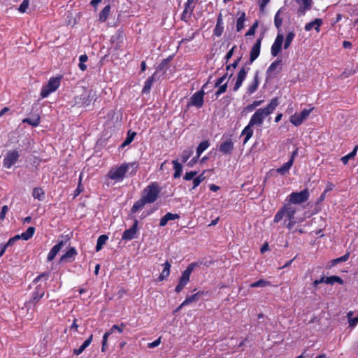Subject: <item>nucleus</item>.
Returning <instances> with one entry per match:
<instances>
[{"instance_id":"f257e3e1","label":"nucleus","mask_w":358,"mask_h":358,"mask_svg":"<svg viewBox=\"0 0 358 358\" xmlns=\"http://www.w3.org/2000/svg\"><path fill=\"white\" fill-rule=\"evenodd\" d=\"M278 105V98L275 97L272 99L266 107L259 108L255 111L251 117L249 124L253 127L255 125L261 127L265 117L271 115Z\"/></svg>"},{"instance_id":"f03ea898","label":"nucleus","mask_w":358,"mask_h":358,"mask_svg":"<svg viewBox=\"0 0 358 358\" xmlns=\"http://www.w3.org/2000/svg\"><path fill=\"white\" fill-rule=\"evenodd\" d=\"M130 166L133 168L131 173H135L138 166V164L137 162L123 164L119 167L111 169L108 173V176L111 180H122Z\"/></svg>"},{"instance_id":"7ed1b4c3","label":"nucleus","mask_w":358,"mask_h":358,"mask_svg":"<svg viewBox=\"0 0 358 358\" xmlns=\"http://www.w3.org/2000/svg\"><path fill=\"white\" fill-rule=\"evenodd\" d=\"M159 192L158 184L157 182H152L144 189L142 198L145 200L148 203H154L157 200Z\"/></svg>"},{"instance_id":"20e7f679","label":"nucleus","mask_w":358,"mask_h":358,"mask_svg":"<svg viewBox=\"0 0 358 358\" xmlns=\"http://www.w3.org/2000/svg\"><path fill=\"white\" fill-rule=\"evenodd\" d=\"M61 77H52L48 83L43 86L41 92V98L48 97L52 92L56 91L60 85Z\"/></svg>"},{"instance_id":"39448f33","label":"nucleus","mask_w":358,"mask_h":358,"mask_svg":"<svg viewBox=\"0 0 358 358\" xmlns=\"http://www.w3.org/2000/svg\"><path fill=\"white\" fill-rule=\"evenodd\" d=\"M309 192L305 189L300 192H292L289 195V203L293 204H301L308 200Z\"/></svg>"},{"instance_id":"423d86ee","label":"nucleus","mask_w":358,"mask_h":358,"mask_svg":"<svg viewBox=\"0 0 358 358\" xmlns=\"http://www.w3.org/2000/svg\"><path fill=\"white\" fill-rule=\"evenodd\" d=\"M44 290L41 289V285L36 287L31 299L24 303V306L27 311H29V309L34 307L40 301V299L44 296Z\"/></svg>"},{"instance_id":"0eeeda50","label":"nucleus","mask_w":358,"mask_h":358,"mask_svg":"<svg viewBox=\"0 0 358 358\" xmlns=\"http://www.w3.org/2000/svg\"><path fill=\"white\" fill-rule=\"evenodd\" d=\"M208 83L204 84L201 90L194 93L190 98L189 105L194 106L200 108L203 105V96L205 94L204 89L207 87Z\"/></svg>"},{"instance_id":"6e6552de","label":"nucleus","mask_w":358,"mask_h":358,"mask_svg":"<svg viewBox=\"0 0 358 358\" xmlns=\"http://www.w3.org/2000/svg\"><path fill=\"white\" fill-rule=\"evenodd\" d=\"M19 157L20 153L16 150L8 152L3 159V166L7 169L11 168L17 162Z\"/></svg>"},{"instance_id":"1a4fd4ad","label":"nucleus","mask_w":358,"mask_h":358,"mask_svg":"<svg viewBox=\"0 0 358 358\" xmlns=\"http://www.w3.org/2000/svg\"><path fill=\"white\" fill-rule=\"evenodd\" d=\"M264 38V34H262L259 38L256 41L255 43L252 47L250 52V63H252L257 59L260 54L261 43Z\"/></svg>"},{"instance_id":"9d476101","label":"nucleus","mask_w":358,"mask_h":358,"mask_svg":"<svg viewBox=\"0 0 358 358\" xmlns=\"http://www.w3.org/2000/svg\"><path fill=\"white\" fill-rule=\"evenodd\" d=\"M205 294H208V292L199 291L191 296H187L185 300L177 308L176 312L189 303L199 301Z\"/></svg>"},{"instance_id":"9b49d317","label":"nucleus","mask_w":358,"mask_h":358,"mask_svg":"<svg viewBox=\"0 0 358 358\" xmlns=\"http://www.w3.org/2000/svg\"><path fill=\"white\" fill-rule=\"evenodd\" d=\"M250 68L248 66H243L238 73L236 82L233 87V90L236 92L242 85L243 80H245Z\"/></svg>"},{"instance_id":"f8f14e48","label":"nucleus","mask_w":358,"mask_h":358,"mask_svg":"<svg viewBox=\"0 0 358 358\" xmlns=\"http://www.w3.org/2000/svg\"><path fill=\"white\" fill-rule=\"evenodd\" d=\"M138 220H134L132 227L123 232L122 236V240H131L134 238L138 229Z\"/></svg>"},{"instance_id":"ddd939ff","label":"nucleus","mask_w":358,"mask_h":358,"mask_svg":"<svg viewBox=\"0 0 358 358\" xmlns=\"http://www.w3.org/2000/svg\"><path fill=\"white\" fill-rule=\"evenodd\" d=\"M234 149V143L231 138L227 139L222 142L219 148L220 152L225 155H229L231 153Z\"/></svg>"},{"instance_id":"4468645a","label":"nucleus","mask_w":358,"mask_h":358,"mask_svg":"<svg viewBox=\"0 0 358 358\" xmlns=\"http://www.w3.org/2000/svg\"><path fill=\"white\" fill-rule=\"evenodd\" d=\"M64 241H61L57 244L54 245L48 255L47 260L48 262L52 261L55 259L57 254L59 252V250L64 246Z\"/></svg>"},{"instance_id":"2eb2a0df","label":"nucleus","mask_w":358,"mask_h":358,"mask_svg":"<svg viewBox=\"0 0 358 358\" xmlns=\"http://www.w3.org/2000/svg\"><path fill=\"white\" fill-rule=\"evenodd\" d=\"M224 31L223 19L221 13L218 15L215 27L213 30V34L217 37L220 36Z\"/></svg>"},{"instance_id":"dca6fc26","label":"nucleus","mask_w":358,"mask_h":358,"mask_svg":"<svg viewBox=\"0 0 358 358\" xmlns=\"http://www.w3.org/2000/svg\"><path fill=\"white\" fill-rule=\"evenodd\" d=\"M77 254V251L75 248H71L64 255L60 257V262H71L74 259L75 255Z\"/></svg>"},{"instance_id":"f3484780","label":"nucleus","mask_w":358,"mask_h":358,"mask_svg":"<svg viewBox=\"0 0 358 358\" xmlns=\"http://www.w3.org/2000/svg\"><path fill=\"white\" fill-rule=\"evenodd\" d=\"M180 218V215L177 213H167L164 216H163L159 221V226L164 227L166 225L169 221L175 220L176 219Z\"/></svg>"},{"instance_id":"a211bd4d","label":"nucleus","mask_w":358,"mask_h":358,"mask_svg":"<svg viewBox=\"0 0 358 358\" xmlns=\"http://www.w3.org/2000/svg\"><path fill=\"white\" fill-rule=\"evenodd\" d=\"M164 268L157 278V281H163L170 274L171 264L169 261H166L164 264Z\"/></svg>"},{"instance_id":"6ab92c4d","label":"nucleus","mask_w":358,"mask_h":358,"mask_svg":"<svg viewBox=\"0 0 358 358\" xmlns=\"http://www.w3.org/2000/svg\"><path fill=\"white\" fill-rule=\"evenodd\" d=\"M93 335L91 334L90 337L84 341V343L78 349L73 350V354L76 355H80L92 343Z\"/></svg>"},{"instance_id":"aec40b11","label":"nucleus","mask_w":358,"mask_h":358,"mask_svg":"<svg viewBox=\"0 0 358 358\" xmlns=\"http://www.w3.org/2000/svg\"><path fill=\"white\" fill-rule=\"evenodd\" d=\"M322 24V19L317 18L315 20L306 24L305 26V30L307 31H309L315 27V30L317 31H319L320 27L321 26Z\"/></svg>"},{"instance_id":"412c9836","label":"nucleus","mask_w":358,"mask_h":358,"mask_svg":"<svg viewBox=\"0 0 358 358\" xmlns=\"http://www.w3.org/2000/svg\"><path fill=\"white\" fill-rule=\"evenodd\" d=\"M298 3L302 2V6L299 8L298 12L301 15H304L306 11L311 8L312 0H296Z\"/></svg>"},{"instance_id":"4be33fe9","label":"nucleus","mask_w":358,"mask_h":358,"mask_svg":"<svg viewBox=\"0 0 358 358\" xmlns=\"http://www.w3.org/2000/svg\"><path fill=\"white\" fill-rule=\"evenodd\" d=\"M293 165V159H289V161L285 163L282 166L276 169V172L282 176L285 175L289 172L290 168Z\"/></svg>"},{"instance_id":"5701e85b","label":"nucleus","mask_w":358,"mask_h":358,"mask_svg":"<svg viewBox=\"0 0 358 358\" xmlns=\"http://www.w3.org/2000/svg\"><path fill=\"white\" fill-rule=\"evenodd\" d=\"M253 126L248 124L242 131L241 135L245 136V139L243 141V144H245L249 139L253 135V129H252Z\"/></svg>"},{"instance_id":"b1692460","label":"nucleus","mask_w":358,"mask_h":358,"mask_svg":"<svg viewBox=\"0 0 358 358\" xmlns=\"http://www.w3.org/2000/svg\"><path fill=\"white\" fill-rule=\"evenodd\" d=\"M259 83V71H257L253 82L248 87V93L250 94L254 93L258 88Z\"/></svg>"},{"instance_id":"393cba45","label":"nucleus","mask_w":358,"mask_h":358,"mask_svg":"<svg viewBox=\"0 0 358 358\" xmlns=\"http://www.w3.org/2000/svg\"><path fill=\"white\" fill-rule=\"evenodd\" d=\"M156 75V72L150 77H149L145 83V85L142 90V93L143 94H149L150 93V89L152 86V84H153V82L155 80V76Z\"/></svg>"},{"instance_id":"a878e982","label":"nucleus","mask_w":358,"mask_h":358,"mask_svg":"<svg viewBox=\"0 0 358 358\" xmlns=\"http://www.w3.org/2000/svg\"><path fill=\"white\" fill-rule=\"evenodd\" d=\"M110 12V6L108 4L99 13V20L101 22H104L106 21L108 17L109 16Z\"/></svg>"},{"instance_id":"bb28decb","label":"nucleus","mask_w":358,"mask_h":358,"mask_svg":"<svg viewBox=\"0 0 358 358\" xmlns=\"http://www.w3.org/2000/svg\"><path fill=\"white\" fill-rule=\"evenodd\" d=\"M40 120H41L40 116H39V115L37 114V115L33 116L32 117L24 118L22 120V122L27 123L29 125H31L33 127H37L40 124Z\"/></svg>"},{"instance_id":"cd10ccee","label":"nucleus","mask_w":358,"mask_h":358,"mask_svg":"<svg viewBox=\"0 0 358 358\" xmlns=\"http://www.w3.org/2000/svg\"><path fill=\"white\" fill-rule=\"evenodd\" d=\"M172 163L173 164V169L175 171L174 174H173V177L175 178H180L181 174H182V164L180 163H179L178 159L173 160L172 162Z\"/></svg>"},{"instance_id":"c85d7f7f","label":"nucleus","mask_w":358,"mask_h":358,"mask_svg":"<svg viewBox=\"0 0 358 358\" xmlns=\"http://www.w3.org/2000/svg\"><path fill=\"white\" fill-rule=\"evenodd\" d=\"M148 203L145 200H144L142 197L138 200L136 202L134 203L133 205L131 211L132 213H135L137 211L141 210L144 206Z\"/></svg>"},{"instance_id":"c756f323","label":"nucleus","mask_w":358,"mask_h":358,"mask_svg":"<svg viewBox=\"0 0 358 358\" xmlns=\"http://www.w3.org/2000/svg\"><path fill=\"white\" fill-rule=\"evenodd\" d=\"M245 21V13L241 12L239 17L236 20V31L240 32L244 28Z\"/></svg>"},{"instance_id":"7c9ffc66","label":"nucleus","mask_w":358,"mask_h":358,"mask_svg":"<svg viewBox=\"0 0 358 358\" xmlns=\"http://www.w3.org/2000/svg\"><path fill=\"white\" fill-rule=\"evenodd\" d=\"M357 150H358V145L355 146L353 150L350 153L341 157V160L342 161V162L344 164H347L348 163V161L350 159H352L356 156Z\"/></svg>"},{"instance_id":"2f4dec72","label":"nucleus","mask_w":358,"mask_h":358,"mask_svg":"<svg viewBox=\"0 0 358 358\" xmlns=\"http://www.w3.org/2000/svg\"><path fill=\"white\" fill-rule=\"evenodd\" d=\"M33 196L39 201H43L45 198V192L41 187H35L33 189Z\"/></svg>"},{"instance_id":"473e14b6","label":"nucleus","mask_w":358,"mask_h":358,"mask_svg":"<svg viewBox=\"0 0 358 358\" xmlns=\"http://www.w3.org/2000/svg\"><path fill=\"white\" fill-rule=\"evenodd\" d=\"M108 239V236L106 234L101 235L98 238L96 245V250L97 252L102 249L103 245L106 243V242Z\"/></svg>"},{"instance_id":"72a5a7b5","label":"nucleus","mask_w":358,"mask_h":358,"mask_svg":"<svg viewBox=\"0 0 358 358\" xmlns=\"http://www.w3.org/2000/svg\"><path fill=\"white\" fill-rule=\"evenodd\" d=\"M335 282L338 283L339 285H343L344 283L343 280L337 275H332L330 277H327L326 283L329 285H334Z\"/></svg>"},{"instance_id":"f704fd0d","label":"nucleus","mask_w":358,"mask_h":358,"mask_svg":"<svg viewBox=\"0 0 358 358\" xmlns=\"http://www.w3.org/2000/svg\"><path fill=\"white\" fill-rule=\"evenodd\" d=\"M35 232V228L34 227H29L27 228L26 231L21 234L22 240L27 241L31 238Z\"/></svg>"},{"instance_id":"c9c22d12","label":"nucleus","mask_w":358,"mask_h":358,"mask_svg":"<svg viewBox=\"0 0 358 358\" xmlns=\"http://www.w3.org/2000/svg\"><path fill=\"white\" fill-rule=\"evenodd\" d=\"M192 154H193L192 148H187V149L184 150L180 155L182 162L183 163L186 162L189 159V158L192 156Z\"/></svg>"},{"instance_id":"e433bc0d","label":"nucleus","mask_w":358,"mask_h":358,"mask_svg":"<svg viewBox=\"0 0 358 358\" xmlns=\"http://www.w3.org/2000/svg\"><path fill=\"white\" fill-rule=\"evenodd\" d=\"M282 63V59L280 58H278L275 62L271 63L269 66L268 69L266 71V74L268 76H270L271 74L276 69L278 66H279Z\"/></svg>"},{"instance_id":"4c0bfd02","label":"nucleus","mask_w":358,"mask_h":358,"mask_svg":"<svg viewBox=\"0 0 358 358\" xmlns=\"http://www.w3.org/2000/svg\"><path fill=\"white\" fill-rule=\"evenodd\" d=\"M125 328V324L124 323H121L120 325L114 324L109 331H106L105 334H109V336L113 334L115 331H117L119 334L122 333L124 329Z\"/></svg>"},{"instance_id":"58836bf2","label":"nucleus","mask_w":358,"mask_h":358,"mask_svg":"<svg viewBox=\"0 0 358 358\" xmlns=\"http://www.w3.org/2000/svg\"><path fill=\"white\" fill-rule=\"evenodd\" d=\"M210 145V143L208 141H203L199 143L196 148V154L198 157H200L201 153L206 150L208 146Z\"/></svg>"},{"instance_id":"ea45409f","label":"nucleus","mask_w":358,"mask_h":358,"mask_svg":"<svg viewBox=\"0 0 358 358\" xmlns=\"http://www.w3.org/2000/svg\"><path fill=\"white\" fill-rule=\"evenodd\" d=\"M136 135V133L133 131L131 132V131H129L127 133V136L126 139L124 141V142L122 143L121 147L124 148L128 145H129L134 140L135 136Z\"/></svg>"},{"instance_id":"a19ab883","label":"nucleus","mask_w":358,"mask_h":358,"mask_svg":"<svg viewBox=\"0 0 358 358\" xmlns=\"http://www.w3.org/2000/svg\"><path fill=\"white\" fill-rule=\"evenodd\" d=\"M349 257H350V252H348L346 254H345L342 257L331 260V266H334L335 265H336L341 262H346L349 259Z\"/></svg>"},{"instance_id":"79ce46f5","label":"nucleus","mask_w":358,"mask_h":358,"mask_svg":"<svg viewBox=\"0 0 358 358\" xmlns=\"http://www.w3.org/2000/svg\"><path fill=\"white\" fill-rule=\"evenodd\" d=\"M294 36H295V34L294 33V31H290L287 34L286 38H285V41L284 43V49H287L290 46V45L294 38Z\"/></svg>"},{"instance_id":"37998d69","label":"nucleus","mask_w":358,"mask_h":358,"mask_svg":"<svg viewBox=\"0 0 358 358\" xmlns=\"http://www.w3.org/2000/svg\"><path fill=\"white\" fill-rule=\"evenodd\" d=\"M263 100L255 101L252 103L248 105L245 108L244 111L251 112L255 110L257 106H260L263 103Z\"/></svg>"},{"instance_id":"c03bdc74","label":"nucleus","mask_w":358,"mask_h":358,"mask_svg":"<svg viewBox=\"0 0 358 358\" xmlns=\"http://www.w3.org/2000/svg\"><path fill=\"white\" fill-rule=\"evenodd\" d=\"M270 282L264 279H261L257 280L250 285L251 287H264L266 286L270 285Z\"/></svg>"},{"instance_id":"a18cd8bd","label":"nucleus","mask_w":358,"mask_h":358,"mask_svg":"<svg viewBox=\"0 0 358 358\" xmlns=\"http://www.w3.org/2000/svg\"><path fill=\"white\" fill-rule=\"evenodd\" d=\"M281 49H282V45L274 42L271 46V50L272 56L276 57L281 51Z\"/></svg>"},{"instance_id":"49530a36","label":"nucleus","mask_w":358,"mask_h":358,"mask_svg":"<svg viewBox=\"0 0 358 358\" xmlns=\"http://www.w3.org/2000/svg\"><path fill=\"white\" fill-rule=\"evenodd\" d=\"M289 121L292 124H293L294 126H299L302 124L303 120L301 118L299 115L294 114L290 117Z\"/></svg>"},{"instance_id":"de8ad7c7","label":"nucleus","mask_w":358,"mask_h":358,"mask_svg":"<svg viewBox=\"0 0 358 358\" xmlns=\"http://www.w3.org/2000/svg\"><path fill=\"white\" fill-rule=\"evenodd\" d=\"M283 217H285V211L283 206L277 212L274 217L273 222H279Z\"/></svg>"},{"instance_id":"09e8293b","label":"nucleus","mask_w":358,"mask_h":358,"mask_svg":"<svg viewBox=\"0 0 358 358\" xmlns=\"http://www.w3.org/2000/svg\"><path fill=\"white\" fill-rule=\"evenodd\" d=\"M88 59V57L87 55H82L79 57V68L82 71H85L87 69V66L85 64V62H86Z\"/></svg>"},{"instance_id":"8fccbe9b","label":"nucleus","mask_w":358,"mask_h":358,"mask_svg":"<svg viewBox=\"0 0 358 358\" xmlns=\"http://www.w3.org/2000/svg\"><path fill=\"white\" fill-rule=\"evenodd\" d=\"M280 10H278V12L275 13V18H274V24L275 27L278 29H280V28L282 26V19L280 17Z\"/></svg>"},{"instance_id":"3c124183","label":"nucleus","mask_w":358,"mask_h":358,"mask_svg":"<svg viewBox=\"0 0 358 358\" xmlns=\"http://www.w3.org/2000/svg\"><path fill=\"white\" fill-rule=\"evenodd\" d=\"M352 315H353V313L351 311H350L347 314L350 327H354L358 323V316L352 318Z\"/></svg>"},{"instance_id":"603ef678","label":"nucleus","mask_w":358,"mask_h":358,"mask_svg":"<svg viewBox=\"0 0 358 358\" xmlns=\"http://www.w3.org/2000/svg\"><path fill=\"white\" fill-rule=\"evenodd\" d=\"M233 76V73H230L229 75L228 74V73H226L223 76H222L221 78H218L215 83V87H217L218 86H220L221 84H222V83L227 79H230Z\"/></svg>"},{"instance_id":"864d4df0","label":"nucleus","mask_w":358,"mask_h":358,"mask_svg":"<svg viewBox=\"0 0 358 358\" xmlns=\"http://www.w3.org/2000/svg\"><path fill=\"white\" fill-rule=\"evenodd\" d=\"M259 22L256 20L246 32L245 36H253L255 34L256 29L258 27Z\"/></svg>"},{"instance_id":"5fc2aeb1","label":"nucleus","mask_w":358,"mask_h":358,"mask_svg":"<svg viewBox=\"0 0 358 358\" xmlns=\"http://www.w3.org/2000/svg\"><path fill=\"white\" fill-rule=\"evenodd\" d=\"M292 203H288L283 206V208L285 209V213H290V214H295L296 213V208L292 206Z\"/></svg>"},{"instance_id":"6e6d98bb","label":"nucleus","mask_w":358,"mask_h":358,"mask_svg":"<svg viewBox=\"0 0 358 358\" xmlns=\"http://www.w3.org/2000/svg\"><path fill=\"white\" fill-rule=\"evenodd\" d=\"M29 6V0H23V1L22 2V3L20 4V6L18 8L19 12L22 13H25L27 11Z\"/></svg>"},{"instance_id":"4d7b16f0","label":"nucleus","mask_w":358,"mask_h":358,"mask_svg":"<svg viewBox=\"0 0 358 358\" xmlns=\"http://www.w3.org/2000/svg\"><path fill=\"white\" fill-rule=\"evenodd\" d=\"M217 87H219V88L215 94V95L216 96V99H217L220 94H222L226 92L227 88V83H226L223 85L221 84Z\"/></svg>"},{"instance_id":"13d9d810","label":"nucleus","mask_w":358,"mask_h":358,"mask_svg":"<svg viewBox=\"0 0 358 358\" xmlns=\"http://www.w3.org/2000/svg\"><path fill=\"white\" fill-rule=\"evenodd\" d=\"M50 273L49 272H44L41 273L39 275H38L34 280V282L36 283L41 280H47L49 278Z\"/></svg>"},{"instance_id":"bf43d9fd","label":"nucleus","mask_w":358,"mask_h":358,"mask_svg":"<svg viewBox=\"0 0 358 358\" xmlns=\"http://www.w3.org/2000/svg\"><path fill=\"white\" fill-rule=\"evenodd\" d=\"M187 283L188 282L180 279L179 283L176 287L175 291L178 293L180 292Z\"/></svg>"},{"instance_id":"052dcab7","label":"nucleus","mask_w":358,"mask_h":358,"mask_svg":"<svg viewBox=\"0 0 358 358\" xmlns=\"http://www.w3.org/2000/svg\"><path fill=\"white\" fill-rule=\"evenodd\" d=\"M108 336H109V334H104L103 336L102 346H101L102 352H105L108 348L107 341H108Z\"/></svg>"},{"instance_id":"680f3d73","label":"nucleus","mask_w":358,"mask_h":358,"mask_svg":"<svg viewBox=\"0 0 358 358\" xmlns=\"http://www.w3.org/2000/svg\"><path fill=\"white\" fill-rule=\"evenodd\" d=\"M197 175V172L196 171H189V172H187L185 173V175L184 176V180H191L192 179H194V178Z\"/></svg>"},{"instance_id":"e2e57ef3","label":"nucleus","mask_w":358,"mask_h":358,"mask_svg":"<svg viewBox=\"0 0 358 358\" xmlns=\"http://www.w3.org/2000/svg\"><path fill=\"white\" fill-rule=\"evenodd\" d=\"M190 275H191V273L189 272V270H185L182 273V275L181 277L180 278V279L188 282L189 280V277H190Z\"/></svg>"},{"instance_id":"0e129e2a","label":"nucleus","mask_w":358,"mask_h":358,"mask_svg":"<svg viewBox=\"0 0 358 358\" xmlns=\"http://www.w3.org/2000/svg\"><path fill=\"white\" fill-rule=\"evenodd\" d=\"M313 108H310V109H304L301 111V113L299 114V116L301 117V118L304 120H306L308 115H310V112L313 110Z\"/></svg>"},{"instance_id":"69168bd1","label":"nucleus","mask_w":358,"mask_h":358,"mask_svg":"<svg viewBox=\"0 0 358 358\" xmlns=\"http://www.w3.org/2000/svg\"><path fill=\"white\" fill-rule=\"evenodd\" d=\"M171 57L169 58H167V59H164L162 61V62L159 64L158 67H157V71H164L166 66L168 64L169 60H170Z\"/></svg>"},{"instance_id":"338daca9","label":"nucleus","mask_w":358,"mask_h":358,"mask_svg":"<svg viewBox=\"0 0 358 358\" xmlns=\"http://www.w3.org/2000/svg\"><path fill=\"white\" fill-rule=\"evenodd\" d=\"M241 58H242V57H238V59H236L234 62V63H233V64L227 65V67H226L227 71L230 70V69H231V67H232L233 69H236V68L238 66V64H239L240 61L241 60Z\"/></svg>"},{"instance_id":"774afa93","label":"nucleus","mask_w":358,"mask_h":358,"mask_svg":"<svg viewBox=\"0 0 358 358\" xmlns=\"http://www.w3.org/2000/svg\"><path fill=\"white\" fill-rule=\"evenodd\" d=\"M81 99H83V103L88 105L90 102V94L87 92H85L81 95L80 97Z\"/></svg>"}]
</instances>
